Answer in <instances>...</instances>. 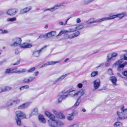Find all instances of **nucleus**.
<instances>
[{"instance_id":"37","label":"nucleus","mask_w":127,"mask_h":127,"mask_svg":"<svg viewBox=\"0 0 127 127\" xmlns=\"http://www.w3.org/2000/svg\"><path fill=\"white\" fill-rule=\"evenodd\" d=\"M58 63V62H47V63L48 64V65H53L55 64Z\"/></svg>"},{"instance_id":"39","label":"nucleus","mask_w":127,"mask_h":127,"mask_svg":"<svg viewBox=\"0 0 127 127\" xmlns=\"http://www.w3.org/2000/svg\"><path fill=\"white\" fill-rule=\"evenodd\" d=\"M121 58H123V59L127 60V54L126 55L123 54L121 56Z\"/></svg>"},{"instance_id":"7","label":"nucleus","mask_w":127,"mask_h":127,"mask_svg":"<svg viewBox=\"0 0 127 127\" xmlns=\"http://www.w3.org/2000/svg\"><path fill=\"white\" fill-rule=\"evenodd\" d=\"M78 114V112L76 110H73L70 114H68V115L67 117V119L69 121H72L74 118V116H76Z\"/></svg>"},{"instance_id":"47","label":"nucleus","mask_w":127,"mask_h":127,"mask_svg":"<svg viewBox=\"0 0 127 127\" xmlns=\"http://www.w3.org/2000/svg\"><path fill=\"white\" fill-rule=\"evenodd\" d=\"M0 30L2 31L1 33L2 34L6 33H7V31L6 30H4L3 31L2 29H0Z\"/></svg>"},{"instance_id":"46","label":"nucleus","mask_w":127,"mask_h":127,"mask_svg":"<svg viewBox=\"0 0 127 127\" xmlns=\"http://www.w3.org/2000/svg\"><path fill=\"white\" fill-rule=\"evenodd\" d=\"M122 74L125 76L127 77V71L126 70L122 72Z\"/></svg>"},{"instance_id":"15","label":"nucleus","mask_w":127,"mask_h":127,"mask_svg":"<svg viewBox=\"0 0 127 127\" xmlns=\"http://www.w3.org/2000/svg\"><path fill=\"white\" fill-rule=\"evenodd\" d=\"M35 78V77H30L29 78H25L23 80V82L24 83H29L33 81Z\"/></svg>"},{"instance_id":"8","label":"nucleus","mask_w":127,"mask_h":127,"mask_svg":"<svg viewBox=\"0 0 127 127\" xmlns=\"http://www.w3.org/2000/svg\"><path fill=\"white\" fill-rule=\"evenodd\" d=\"M117 114L119 117L118 119H117L118 120L122 119H127V113H124L122 111H117Z\"/></svg>"},{"instance_id":"22","label":"nucleus","mask_w":127,"mask_h":127,"mask_svg":"<svg viewBox=\"0 0 127 127\" xmlns=\"http://www.w3.org/2000/svg\"><path fill=\"white\" fill-rule=\"evenodd\" d=\"M29 103H24L18 107V109H24L27 107L29 105Z\"/></svg>"},{"instance_id":"52","label":"nucleus","mask_w":127,"mask_h":127,"mask_svg":"<svg viewBox=\"0 0 127 127\" xmlns=\"http://www.w3.org/2000/svg\"><path fill=\"white\" fill-rule=\"evenodd\" d=\"M82 86L83 85L81 83H79L77 85V87L79 88H81Z\"/></svg>"},{"instance_id":"9","label":"nucleus","mask_w":127,"mask_h":127,"mask_svg":"<svg viewBox=\"0 0 127 127\" xmlns=\"http://www.w3.org/2000/svg\"><path fill=\"white\" fill-rule=\"evenodd\" d=\"M93 84L94 89L93 90V91L98 89L99 87L100 84V80L98 79H96L93 82Z\"/></svg>"},{"instance_id":"60","label":"nucleus","mask_w":127,"mask_h":127,"mask_svg":"<svg viewBox=\"0 0 127 127\" xmlns=\"http://www.w3.org/2000/svg\"><path fill=\"white\" fill-rule=\"evenodd\" d=\"M82 83L84 85H86L87 84V81L86 80L82 82Z\"/></svg>"},{"instance_id":"42","label":"nucleus","mask_w":127,"mask_h":127,"mask_svg":"<svg viewBox=\"0 0 127 127\" xmlns=\"http://www.w3.org/2000/svg\"><path fill=\"white\" fill-rule=\"evenodd\" d=\"M69 32H73L76 31V27L75 28H70L69 29Z\"/></svg>"},{"instance_id":"6","label":"nucleus","mask_w":127,"mask_h":127,"mask_svg":"<svg viewBox=\"0 0 127 127\" xmlns=\"http://www.w3.org/2000/svg\"><path fill=\"white\" fill-rule=\"evenodd\" d=\"M80 33L79 31H77L73 33L70 34H65L64 35V37L68 39H72L76 37L79 35Z\"/></svg>"},{"instance_id":"23","label":"nucleus","mask_w":127,"mask_h":127,"mask_svg":"<svg viewBox=\"0 0 127 127\" xmlns=\"http://www.w3.org/2000/svg\"><path fill=\"white\" fill-rule=\"evenodd\" d=\"M110 80L112 83L114 85H116V82L117 81L116 78L114 76H112L110 78Z\"/></svg>"},{"instance_id":"34","label":"nucleus","mask_w":127,"mask_h":127,"mask_svg":"<svg viewBox=\"0 0 127 127\" xmlns=\"http://www.w3.org/2000/svg\"><path fill=\"white\" fill-rule=\"evenodd\" d=\"M98 74V72L97 71H94L92 72L91 73V76L92 77H94L97 75Z\"/></svg>"},{"instance_id":"5","label":"nucleus","mask_w":127,"mask_h":127,"mask_svg":"<svg viewBox=\"0 0 127 127\" xmlns=\"http://www.w3.org/2000/svg\"><path fill=\"white\" fill-rule=\"evenodd\" d=\"M107 21L106 18H104L99 20H94V18H91L86 22V23L88 24H91L95 23L100 22L102 21Z\"/></svg>"},{"instance_id":"27","label":"nucleus","mask_w":127,"mask_h":127,"mask_svg":"<svg viewBox=\"0 0 127 127\" xmlns=\"http://www.w3.org/2000/svg\"><path fill=\"white\" fill-rule=\"evenodd\" d=\"M2 88L3 92L8 91L12 89V87L8 86H5Z\"/></svg>"},{"instance_id":"48","label":"nucleus","mask_w":127,"mask_h":127,"mask_svg":"<svg viewBox=\"0 0 127 127\" xmlns=\"http://www.w3.org/2000/svg\"><path fill=\"white\" fill-rule=\"evenodd\" d=\"M50 32L52 36H55L56 34V32L55 31H52Z\"/></svg>"},{"instance_id":"36","label":"nucleus","mask_w":127,"mask_h":127,"mask_svg":"<svg viewBox=\"0 0 127 127\" xmlns=\"http://www.w3.org/2000/svg\"><path fill=\"white\" fill-rule=\"evenodd\" d=\"M29 87V85H26L23 86L20 88L19 89L20 90H23L25 89H27Z\"/></svg>"},{"instance_id":"54","label":"nucleus","mask_w":127,"mask_h":127,"mask_svg":"<svg viewBox=\"0 0 127 127\" xmlns=\"http://www.w3.org/2000/svg\"><path fill=\"white\" fill-rule=\"evenodd\" d=\"M52 112L53 113L56 115H57L58 114V112L56 110H52Z\"/></svg>"},{"instance_id":"16","label":"nucleus","mask_w":127,"mask_h":127,"mask_svg":"<svg viewBox=\"0 0 127 127\" xmlns=\"http://www.w3.org/2000/svg\"><path fill=\"white\" fill-rule=\"evenodd\" d=\"M118 55L117 53L115 52L112 53L111 54H109L107 55V57L109 58H110L112 61H114L115 59V57Z\"/></svg>"},{"instance_id":"62","label":"nucleus","mask_w":127,"mask_h":127,"mask_svg":"<svg viewBox=\"0 0 127 127\" xmlns=\"http://www.w3.org/2000/svg\"><path fill=\"white\" fill-rule=\"evenodd\" d=\"M19 63H20V62H19V61H17L16 63L13 64V65H17V64H19Z\"/></svg>"},{"instance_id":"3","label":"nucleus","mask_w":127,"mask_h":127,"mask_svg":"<svg viewBox=\"0 0 127 127\" xmlns=\"http://www.w3.org/2000/svg\"><path fill=\"white\" fill-rule=\"evenodd\" d=\"M22 40L20 38H15L12 40L13 43H11L10 45L11 46L16 47L20 45L21 42Z\"/></svg>"},{"instance_id":"51","label":"nucleus","mask_w":127,"mask_h":127,"mask_svg":"<svg viewBox=\"0 0 127 127\" xmlns=\"http://www.w3.org/2000/svg\"><path fill=\"white\" fill-rule=\"evenodd\" d=\"M61 96L58 99V102L59 103L61 102L62 100H63Z\"/></svg>"},{"instance_id":"19","label":"nucleus","mask_w":127,"mask_h":127,"mask_svg":"<svg viewBox=\"0 0 127 127\" xmlns=\"http://www.w3.org/2000/svg\"><path fill=\"white\" fill-rule=\"evenodd\" d=\"M127 64V62H125L123 64L119 65V66L117 68V70L119 71L122 70L124 68V66Z\"/></svg>"},{"instance_id":"35","label":"nucleus","mask_w":127,"mask_h":127,"mask_svg":"<svg viewBox=\"0 0 127 127\" xmlns=\"http://www.w3.org/2000/svg\"><path fill=\"white\" fill-rule=\"evenodd\" d=\"M120 110L124 113H127V108H125L124 106H122L120 108Z\"/></svg>"},{"instance_id":"32","label":"nucleus","mask_w":127,"mask_h":127,"mask_svg":"<svg viewBox=\"0 0 127 127\" xmlns=\"http://www.w3.org/2000/svg\"><path fill=\"white\" fill-rule=\"evenodd\" d=\"M16 20V18L15 17H14L12 18H8L6 19V21L7 22H13L15 21Z\"/></svg>"},{"instance_id":"57","label":"nucleus","mask_w":127,"mask_h":127,"mask_svg":"<svg viewBox=\"0 0 127 127\" xmlns=\"http://www.w3.org/2000/svg\"><path fill=\"white\" fill-rule=\"evenodd\" d=\"M19 53V51L17 49H16L15 50V53L16 55H18Z\"/></svg>"},{"instance_id":"40","label":"nucleus","mask_w":127,"mask_h":127,"mask_svg":"<svg viewBox=\"0 0 127 127\" xmlns=\"http://www.w3.org/2000/svg\"><path fill=\"white\" fill-rule=\"evenodd\" d=\"M108 73L110 75H112L113 74L112 69L110 68L109 69L108 71Z\"/></svg>"},{"instance_id":"14","label":"nucleus","mask_w":127,"mask_h":127,"mask_svg":"<svg viewBox=\"0 0 127 127\" xmlns=\"http://www.w3.org/2000/svg\"><path fill=\"white\" fill-rule=\"evenodd\" d=\"M32 46V45L31 44L27 43H24L19 45L20 48L22 49L30 48Z\"/></svg>"},{"instance_id":"30","label":"nucleus","mask_w":127,"mask_h":127,"mask_svg":"<svg viewBox=\"0 0 127 127\" xmlns=\"http://www.w3.org/2000/svg\"><path fill=\"white\" fill-rule=\"evenodd\" d=\"M122 125V124L119 122H115L114 124V127H120Z\"/></svg>"},{"instance_id":"59","label":"nucleus","mask_w":127,"mask_h":127,"mask_svg":"<svg viewBox=\"0 0 127 127\" xmlns=\"http://www.w3.org/2000/svg\"><path fill=\"white\" fill-rule=\"evenodd\" d=\"M80 19L79 18H78L76 19V22L77 23H80L81 22Z\"/></svg>"},{"instance_id":"53","label":"nucleus","mask_w":127,"mask_h":127,"mask_svg":"<svg viewBox=\"0 0 127 127\" xmlns=\"http://www.w3.org/2000/svg\"><path fill=\"white\" fill-rule=\"evenodd\" d=\"M99 50H96L94 51H93V54H96L99 53Z\"/></svg>"},{"instance_id":"41","label":"nucleus","mask_w":127,"mask_h":127,"mask_svg":"<svg viewBox=\"0 0 127 127\" xmlns=\"http://www.w3.org/2000/svg\"><path fill=\"white\" fill-rule=\"evenodd\" d=\"M35 67H33L29 70L28 71V73H31L33 72L35 69Z\"/></svg>"},{"instance_id":"44","label":"nucleus","mask_w":127,"mask_h":127,"mask_svg":"<svg viewBox=\"0 0 127 127\" xmlns=\"http://www.w3.org/2000/svg\"><path fill=\"white\" fill-rule=\"evenodd\" d=\"M45 37L47 38H49L52 36L50 32H49L47 33L45 35Z\"/></svg>"},{"instance_id":"11","label":"nucleus","mask_w":127,"mask_h":127,"mask_svg":"<svg viewBox=\"0 0 127 127\" xmlns=\"http://www.w3.org/2000/svg\"><path fill=\"white\" fill-rule=\"evenodd\" d=\"M15 114L17 118L23 119L26 118V115L25 114L21 111H16L15 112Z\"/></svg>"},{"instance_id":"10","label":"nucleus","mask_w":127,"mask_h":127,"mask_svg":"<svg viewBox=\"0 0 127 127\" xmlns=\"http://www.w3.org/2000/svg\"><path fill=\"white\" fill-rule=\"evenodd\" d=\"M125 14L124 13L119 14L117 15H113L111 16L108 17H106L107 20L114 19L116 18L119 17L121 19L123 18Z\"/></svg>"},{"instance_id":"61","label":"nucleus","mask_w":127,"mask_h":127,"mask_svg":"<svg viewBox=\"0 0 127 127\" xmlns=\"http://www.w3.org/2000/svg\"><path fill=\"white\" fill-rule=\"evenodd\" d=\"M69 127H78V126L77 125L75 124Z\"/></svg>"},{"instance_id":"45","label":"nucleus","mask_w":127,"mask_h":127,"mask_svg":"<svg viewBox=\"0 0 127 127\" xmlns=\"http://www.w3.org/2000/svg\"><path fill=\"white\" fill-rule=\"evenodd\" d=\"M61 81L59 77L55 81H53V84H55L57 82Z\"/></svg>"},{"instance_id":"20","label":"nucleus","mask_w":127,"mask_h":127,"mask_svg":"<svg viewBox=\"0 0 127 127\" xmlns=\"http://www.w3.org/2000/svg\"><path fill=\"white\" fill-rule=\"evenodd\" d=\"M17 68H14L10 69L9 68L7 69L5 72L6 74H9L11 73H15V70L17 69Z\"/></svg>"},{"instance_id":"33","label":"nucleus","mask_w":127,"mask_h":127,"mask_svg":"<svg viewBox=\"0 0 127 127\" xmlns=\"http://www.w3.org/2000/svg\"><path fill=\"white\" fill-rule=\"evenodd\" d=\"M21 119L18 118H16V119L17 124L18 126H20L21 125Z\"/></svg>"},{"instance_id":"31","label":"nucleus","mask_w":127,"mask_h":127,"mask_svg":"<svg viewBox=\"0 0 127 127\" xmlns=\"http://www.w3.org/2000/svg\"><path fill=\"white\" fill-rule=\"evenodd\" d=\"M61 5H57L55 6L54 7L51 8V12H53L57 9L59 7L61 6Z\"/></svg>"},{"instance_id":"4","label":"nucleus","mask_w":127,"mask_h":127,"mask_svg":"<svg viewBox=\"0 0 127 127\" xmlns=\"http://www.w3.org/2000/svg\"><path fill=\"white\" fill-rule=\"evenodd\" d=\"M18 9L15 8L10 9L6 12L7 14L9 16H13L15 15L18 12Z\"/></svg>"},{"instance_id":"58","label":"nucleus","mask_w":127,"mask_h":127,"mask_svg":"<svg viewBox=\"0 0 127 127\" xmlns=\"http://www.w3.org/2000/svg\"><path fill=\"white\" fill-rule=\"evenodd\" d=\"M44 37H45V35H41L39 36L38 38H41Z\"/></svg>"},{"instance_id":"18","label":"nucleus","mask_w":127,"mask_h":127,"mask_svg":"<svg viewBox=\"0 0 127 127\" xmlns=\"http://www.w3.org/2000/svg\"><path fill=\"white\" fill-rule=\"evenodd\" d=\"M45 115L50 118L49 120H55V117L52 114L48 111H46L45 112Z\"/></svg>"},{"instance_id":"63","label":"nucleus","mask_w":127,"mask_h":127,"mask_svg":"<svg viewBox=\"0 0 127 127\" xmlns=\"http://www.w3.org/2000/svg\"><path fill=\"white\" fill-rule=\"evenodd\" d=\"M59 24L61 25H64V23L62 22H60L59 23Z\"/></svg>"},{"instance_id":"43","label":"nucleus","mask_w":127,"mask_h":127,"mask_svg":"<svg viewBox=\"0 0 127 127\" xmlns=\"http://www.w3.org/2000/svg\"><path fill=\"white\" fill-rule=\"evenodd\" d=\"M83 27L82 25H79L76 27V30H79L82 29Z\"/></svg>"},{"instance_id":"17","label":"nucleus","mask_w":127,"mask_h":127,"mask_svg":"<svg viewBox=\"0 0 127 127\" xmlns=\"http://www.w3.org/2000/svg\"><path fill=\"white\" fill-rule=\"evenodd\" d=\"M32 8V7L31 6L26 7L21 10L20 11V13L21 14H23L26 13L30 10Z\"/></svg>"},{"instance_id":"49","label":"nucleus","mask_w":127,"mask_h":127,"mask_svg":"<svg viewBox=\"0 0 127 127\" xmlns=\"http://www.w3.org/2000/svg\"><path fill=\"white\" fill-rule=\"evenodd\" d=\"M64 33V30H62L60 32L59 34L57 35V36L61 35Z\"/></svg>"},{"instance_id":"21","label":"nucleus","mask_w":127,"mask_h":127,"mask_svg":"<svg viewBox=\"0 0 127 127\" xmlns=\"http://www.w3.org/2000/svg\"><path fill=\"white\" fill-rule=\"evenodd\" d=\"M38 113V110L37 108H34L33 109L30 114V116H31L34 115H36Z\"/></svg>"},{"instance_id":"13","label":"nucleus","mask_w":127,"mask_h":127,"mask_svg":"<svg viewBox=\"0 0 127 127\" xmlns=\"http://www.w3.org/2000/svg\"><path fill=\"white\" fill-rule=\"evenodd\" d=\"M20 102L19 99H15L13 100H11L8 101L7 104L6 105L8 107H9L12 105H13L14 103L16 102V103H18Z\"/></svg>"},{"instance_id":"24","label":"nucleus","mask_w":127,"mask_h":127,"mask_svg":"<svg viewBox=\"0 0 127 127\" xmlns=\"http://www.w3.org/2000/svg\"><path fill=\"white\" fill-rule=\"evenodd\" d=\"M107 61L105 64V67H108L110 65L111 62L112 60H111L110 58H109L107 57Z\"/></svg>"},{"instance_id":"56","label":"nucleus","mask_w":127,"mask_h":127,"mask_svg":"<svg viewBox=\"0 0 127 127\" xmlns=\"http://www.w3.org/2000/svg\"><path fill=\"white\" fill-rule=\"evenodd\" d=\"M47 66H48V64L47 63H45V64L42 65V66L41 67V68H42V67H46Z\"/></svg>"},{"instance_id":"55","label":"nucleus","mask_w":127,"mask_h":127,"mask_svg":"<svg viewBox=\"0 0 127 127\" xmlns=\"http://www.w3.org/2000/svg\"><path fill=\"white\" fill-rule=\"evenodd\" d=\"M47 66H48V64L47 63H45V64L42 65V66L41 67V68H42V67H46Z\"/></svg>"},{"instance_id":"2","label":"nucleus","mask_w":127,"mask_h":127,"mask_svg":"<svg viewBox=\"0 0 127 127\" xmlns=\"http://www.w3.org/2000/svg\"><path fill=\"white\" fill-rule=\"evenodd\" d=\"M49 126L52 127H64V123L60 121L49 120L48 121Z\"/></svg>"},{"instance_id":"38","label":"nucleus","mask_w":127,"mask_h":127,"mask_svg":"<svg viewBox=\"0 0 127 127\" xmlns=\"http://www.w3.org/2000/svg\"><path fill=\"white\" fill-rule=\"evenodd\" d=\"M69 73H67L65 75L61 76L60 77H59L61 80H62L65 78L69 74Z\"/></svg>"},{"instance_id":"29","label":"nucleus","mask_w":127,"mask_h":127,"mask_svg":"<svg viewBox=\"0 0 127 127\" xmlns=\"http://www.w3.org/2000/svg\"><path fill=\"white\" fill-rule=\"evenodd\" d=\"M57 116L58 118L61 119H64L65 118L64 115L61 113H59Z\"/></svg>"},{"instance_id":"28","label":"nucleus","mask_w":127,"mask_h":127,"mask_svg":"<svg viewBox=\"0 0 127 127\" xmlns=\"http://www.w3.org/2000/svg\"><path fill=\"white\" fill-rule=\"evenodd\" d=\"M26 70L24 68L20 70H15V73H18L20 74V73H23L26 72Z\"/></svg>"},{"instance_id":"25","label":"nucleus","mask_w":127,"mask_h":127,"mask_svg":"<svg viewBox=\"0 0 127 127\" xmlns=\"http://www.w3.org/2000/svg\"><path fill=\"white\" fill-rule=\"evenodd\" d=\"M38 119L39 121L41 123H46V120L42 115H39L38 116Z\"/></svg>"},{"instance_id":"50","label":"nucleus","mask_w":127,"mask_h":127,"mask_svg":"<svg viewBox=\"0 0 127 127\" xmlns=\"http://www.w3.org/2000/svg\"><path fill=\"white\" fill-rule=\"evenodd\" d=\"M68 95H63L61 96V97L62 98L63 100L65 99L67 97Z\"/></svg>"},{"instance_id":"26","label":"nucleus","mask_w":127,"mask_h":127,"mask_svg":"<svg viewBox=\"0 0 127 127\" xmlns=\"http://www.w3.org/2000/svg\"><path fill=\"white\" fill-rule=\"evenodd\" d=\"M117 61L115 63L113 64L112 65V66L114 67L115 66H118L119 65L121 64H120L123 62V60L124 59H123V58Z\"/></svg>"},{"instance_id":"1","label":"nucleus","mask_w":127,"mask_h":127,"mask_svg":"<svg viewBox=\"0 0 127 127\" xmlns=\"http://www.w3.org/2000/svg\"><path fill=\"white\" fill-rule=\"evenodd\" d=\"M84 94L83 90L81 89L80 91H77L76 90H72L68 92V94L71 97L74 98H77L76 102L74 105L75 107L77 106L79 104L80 101H79V99L80 97Z\"/></svg>"},{"instance_id":"12","label":"nucleus","mask_w":127,"mask_h":127,"mask_svg":"<svg viewBox=\"0 0 127 127\" xmlns=\"http://www.w3.org/2000/svg\"><path fill=\"white\" fill-rule=\"evenodd\" d=\"M46 46H45L40 49L36 51H33L32 54V56L35 57H38L39 55V54L40 52L43 50L44 48H46L47 47Z\"/></svg>"},{"instance_id":"64","label":"nucleus","mask_w":127,"mask_h":127,"mask_svg":"<svg viewBox=\"0 0 127 127\" xmlns=\"http://www.w3.org/2000/svg\"><path fill=\"white\" fill-rule=\"evenodd\" d=\"M117 76H118L120 77H122V75L121 74H120L119 73H117Z\"/></svg>"}]
</instances>
